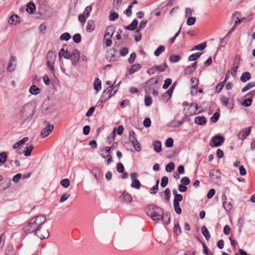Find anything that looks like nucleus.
<instances>
[{
    "instance_id": "1",
    "label": "nucleus",
    "mask_w": 255,
    "mask_h": 255,
    "mask_svg": "<svg viewBox=\"0 0 255 255\" xmlns=\"http://www.w3.org/2000/svg\"><path fill=\"white\" fill-rule=\"evenodd\" d=\"M46 217L43 215H39L32 218L28 222L27 225L23 227V231L27 234L38 233L41 226L46 222Z\"/></svg>"
},
{
    "instance_id": "2",
    "label": "nucleus",
    "mask_w": 255,
    "mask_h": 255,
    "mask_svg": "<svg viewBox=\"0 0 255 255\" xmlns=\"http://www.w3.org/2000/svg\"><path fill=\"white\" fill-rule=\"evenodd\" d=\"M34 113V108L31 104H27L23 106L20 112L21 124L29 122Z\"/></svg>"
},
{
    "instance_id": "3",
    "label": "nucleus",
    "mask_w": 255,
    "mask_h": 255,
    "mask_svg": "<svg viewBox=\"0 0 255 255\" xmlns=\"http://www.w3.org/2000/svg\"><path fill=\"white\" fill-rule=\"evenodd\" d=\"M163 210L162 208L157 206H152V209H149V210L147 212V215L151 217V218L154 221H159L162 214H163Z\"/></svg>"
},
{
    "instance_id": "4",
    "label": "nucleus",
    "mask_w": 255,
    "mask_h": 255,
    "mask_svg": "<svg viewBox=\"0 0 255 255\" xmlns=\"http://www.w3.org/2000/svg\"><path fill=\"white\" fill-rule=\"evenodd\" d=\"M157 78H152L145 83L144 89L146 92H149L155 88V85L158 83Z\"/></svg>"
},
{
    "instance_id": "5",
    "label": "nucleus",
    "mask_w": 255,
    "mask_h": 255,
    "mask_svg": "<svg viewBox=\"0 0 255 255\" xmlns=\"http://www.w3.org/2000/svg\"><path fill=\"white\" fill-rule=\"evenodd\" d=\"M43 124L46 126L41 131L40 135L42 138L46 137L49 135L54 128L53 125L50 124L46 121H44Z\"/></svg>"
},
{
    "instance_id": "6",
    "label": "nucleus",
    "mask_w": 255,
    "mask_h": 255,
    "mask_svg": "<svg viewBox=\"0 0 255 255\" xmlns=\"http://www.w3.org/2000/svg\"><path fill=\"white\" fill-rule=\"evenodd\" d=\"M113 89H112V87H109L105 89L101 97L100 101L102 103L106 102L108 99H110L113 96L115 95L113 94Z\"/></svg>"
},
{
    "instance_id": "7",
    "label": "nucleus",
    "mask_w": 255,
    "mask_h": 255,
    "mask_svg": "<svg viewBox=\"0 0 255 255\" xmlns=\"http://www.w3.org/2000/svg\"><path fill=\"white\" fill-rule=\"evenodd\" d=\"M224 137L220 135H216L212 137L211 146L218 147L221 145L224 142Z\"/></svg>"
},
{
    "instance_id": "8",
    "label": "nucleus",
    "mask_w": 255,
    "mask_h": 255,
    "mask_svg": "<svg viewBox=\"0 0 255 255\" xmlns=\"http://www.w3.org/2000/svg\"><path fill=\"white\" fill-rule=\"evenodd\" d=\"M41 226L40 229H39V233L40 234L35 233L34 235L37 236L41 240L47 238L50 236V233L47 229H46Z\"/></svg>"
},
{
    "instance_id": "9",
    "label": "nucleus",
    "mask_w": 255,
    "mask_h": 255,
    "mask_svg": "<svg viewBox=\"0 0 255 255\" xmlns=\"http://www.w3.org/2000/svg\"><path fill=\"white\" fill-rule=\"evenodd\" d=\"M72 57L71 59L72 64L76 66L80 60V52L78 49H74L72 51Z\"/></svg>"
},
{
    "instance_id": "10",
    "label": "nucleus",
    "mask_w": 255,
    "mask_h": 255,
    "mask_svg": "<svg viewBox=\"0 0 255 255\" xmlns=\"http://www.w3.org/2000/svg\"><path fill=\"white\" fill-rule=\"evenodd\" d=\"M210 176L214 182H217L221 177V173L219 170L212 169L210 172Z\"/></svg>"
},
{
    "instance_id": "11",
    "label": "nucleus",
    "mask_w": 255,
    "mask_h": 255,
    "mask_svg": "<svg viewBox=\"0 0 255 255\" xmlns=\"http://www.w3.org/2000/svg\"><path fill=\"white\" fill-rule=\"evenodd\" d=\"M222 199L223 200H227V196L225 194H223L222 195ZM223 205L225 210L227 212L230 211V210L232 209L233 207V204L231 202L224 201H223Z\"/></svg>"
},
{
    "instance_id": "12",
    "label": "nucleus",
    "mask_w": 255,
    "mask_h": 255,
    "mask_svg": "<svg viewBox=\"0 0 255 255\" xmlns=\"http://www.w3.org/2000/svg\"><path fill=\"white\" fill-rule=\"evenodd\" d=\"M92 172L97 180H99L103 176L102 170L98 167H93L92 169Z\"/></svg>"
},
{
    "instance_id": "13",
    "label": "nucleus",
    "mask_w": 255,
    "mask_h": 255,
    "mask_svg": "<svg viewBox=\"0 0 255 255\" xmlns=\"http://www.w3.org/2000/svg\"><path fill=\"white\" fill-rule=\"evenodd\" d=\"M197 62H194L191 65L187 66L185 69V74L190 75L193 73L197 68Z\"/></svg>"
},
{
    "instance_id": "14",
    "label": "nucleus",
    "mask_w": 255,
    "mask_h": 255,
    "mask_svg": "<svg viewBox=\"0 0 255 255\" xmlns=\"http://www.w3.org/2000/svg\"><path fill=\"white\" fill-rule=\"evenodd\" d=\"M251 127H249L246 130H243L238 133V137L241 139H244L249 135L251 130Z\"/></svg>"
},
{
    "instance_id": "15",
    "label": "nucleus",
    "mask_w": 255,
    "mask_h": 255,
    "mask_svg": "<svg viewBox=\"0 0 255 255\" xmlns=\"http://www.w3.org/2000/svg\"><path fill=\"white\" fill-rule=\"evenodd\" d=\"M194 122L196 124L203 126L207 123V119L205 117L198 116L195 117Z\"/></svg>"
},
{
    "instance_id": "16",
    "label": "nucleus",
    "mask_w": 255,
    "mask_h": 255,
    "mask_svg": "<svg viewBox=\"0 0 255 255\" xmlns=\"http://www.w3.org/2000/svg\"><path fill=\"white\" fill-rule=\"evenodd\" d=\"M160 220L162 221L164 224L166 225L168 224L170 221V215L169 212H167L165 213H164L163 212Z\"/></svg>"
},
{
    "instance_id": "17",
    "label": "nucleus",
    "mask_w": 255,
    "mask_h": 255,
    "mask_svg": "<svg viewBox=\"0 0 255 255\" xmlns=\"http://www.w3.org/2000/svg\"><path fill=\"white\" fill-rule=\"evenodd\" d=\"M190 81L192 83L191 88L195 90L194 95H195L197 93L198 86V80L196 78H192L190 79ZM191 94H193V91L191 92Z\"/></svg>"
},
{
    "instance_id": "18",
    "label": "nucleus",
    "mask_w": 255,
    "mask_h": 255,
    "mask_svg": "<svg viewBox=\"0 0 255 255\" xmlns=\"http://www.w3.org/2000/svg\"><path fill=\"white\" fill-rule=\"evenodd\" d=\"M138 20L136 19H134L132 22L128 25L125 26V29L130 31L135 30L138 25Z\"/></svg>"
},
{
    "instance_id": "19",
    "label": "nucleus",
    "mask_w": 255,
    "mask_h": 255,
    "mask_svg": "<svg viewBox=\"0 0 255 255\" xmlns=\"http://www.w3.org/2000/svg\"><path fill=\"white\" fill-rule=\"evenodd\" d=\"M95 28V22L92 20H89L87 21L86 30L87 31L91 32Z\"/></svg>"
},
{
    "instance_id": "20",
    "label": "nucleus",
    "mask_w": 255,
    "mask_h": 255,
    "mask_svg": "<svg viewBox=\"0 0 255 255\" xmlns=\"http://www.w3.org/2000/svg\"><path fill=\"white\" fill-rule=\"evenodd\" d=\"M152 145L153 146L154 150L156 152H160L162 150L161 147V143L160 141L156 140L154 141L152 143Z\"/></svg>"
},
{
    "instance_id": "21",
    "label": "nucleus",
    "mask_w": 255,
    "mask_h": 255,
    "mask_svg": "<svg viewBox=\"0 0 255 255\" xmlns=\"http://www.w3.org/2000/svg\"><path fill=\"white\" fill-rule=\"evenodd\" d=\"M115 30V28L113 26H110L107 27L105 33V37L110 36L112 37L114 33Z\"/></svg>"
},
{
    "instance_id": "22",
    "label": "nucleus",
    "mask_w": 255,
    "mask_h": 255,
    "mask_svg": "<svg viewBox=\"0 0 255 255\" xmlns=\"http://www.w3.org/2000/svg\"><path fill=\"white\" fill-rule=\"evenodd\" d=\"M141 68V65L139 64H135L132 65L131 67L128 69L130 74H132L137 72Z\"/></svg>"
},
{
    "instance_id": "23",
    "label": "nucleus",
    "mask_w": 255,
    "mask_h": 255,
    "mask_svg": "<svg viewBox=\"0 0 255 255\" xmlns=\"http://www.w3.org/2000/svg\"><path fill=\"white\" fill-rule=\"evenodd\" d=\"M251 78V75L249 72H245L242 74L240 80L243 82H246Z\"/></svg>"
},
{
    "instance_id": "24",
    "label": "nucleus",
    "mask_w": 255,
    "mask_h": 255,
    "mask_svg": "<svg viewBox=\"0 0 255 255\" xmlns=\"http://www.w3.org/2000/svg\"><path fill=\"white\" fill-rule=\"evenodd\" d=\"M35 8L36 7L33 2L30 1L27 5L26 11L29 13H32L35 10Z\"/></svg>"
},
{
    "instance_id": "25",
    "label": "nucleus",
    "mask_w": 255,
    "mask_h": 255,
    "mask_svg": "<svg viewBox=\"0 0 255 255\" xmlns=\"http://www.w3.org/2000/svg\"><path fill=\"white\" fill-rule=\"evenodd\" d=\"M18 16L16 14H13L10 16L8 19V23L10 24L15 25L18 21Z\"/></svg>"
},
{
    "instance_id": "26",
    "label": "nucleus",
    "mask_w": 255,
    "mask_h": 255,
    "mask_svg": "<svg viewBox=\"0 0 255 255\" xmlns=\"http://www.w3.org/2000/svg\"><path fill=\"white\" fill-rule=\"evenodd\" d=\"M56 54L52 51H49L47 53V61H50L52 62H54L56 58Z\"/></svg>"
},
{
    "instance_id": "27",
    "label": "nucleus",
    "mask_w": 255,
    "mask_h": 255,
    "mask_svg": "<svg viewBox=\"0 0 255 255\" xmlns=\"http://www.w3.org/2000/svg\"><path fill=\"white\" fill-rule=\"evenodd\" d=\"M201 231L206 240L208 241L210 238V234L205 226L202 227Z\"/></svg>"
},
{
    "instance_id": "28",
    "label": "nucleus",
    "mask_w": 255,
    "mask_h": 255,
    "mask_svg": "<svg viewBox=\"0 0 255 255\" xmlns=\"http://www.w3.org/2000/svg\"><path fill=\"white\" fill-rule=\"evenodd\" d=\"M28 139L29 138H28V137H25L23 138L22 139H21V140H20L19 141H18V142L15 143L13 145V149H16V148H18L20 145L23 144L25 142L27 141L28 140Z\"/></svg>"
},
{
    "instance_id": "29",
    "label": "nucleus",
    "mask_w": 255,
    "mask_h": 255,
    "mask_svg": "<svg viewBox=\"0 0 255 255\" xmlns=\"http://www.w3.org/2000/svg\"><path fill=\"white\" fill-rule=\"evenodd\" d=\"M94 89L99 91L101 89V81L99 78H96L94 83Z\"/></svg>"
},
{
    "instance_id": "30",
    "label": "nucleus",
    "mask_w": 255,
    "mask_h": 255,
    "mask_svg": "<svg viewBox=\"0 0 255 255\" xmlns=\"http://www.w3.org/2000/svg\"><path fill=\"white\" fill-rule=\"evenodd\" d=\"M29 91L31 94L37 95L40 92V89L35 85H32Z\"/></svg>"
},
{
    "instance_id": "31",
    "label": "nucleus",
    "mask_w": 255,
    "mask_h": 255,
    "mask_svg": "<svg viewBox=\"0 0 255 255\" xmlns=\"http://www.w3.org/2000/svg\"><path fill=\"white\" fill-rule=\"evenodd\" d=\"M255 87V81L250 82L247 84L242 90V92H245L249 89Z\"/></svg>"
},
{
    "instance_id": "32",
    "label": "nucleus",
    "mask_w": 255,
    "mask_h": 255,
    "mask_svg": "<svg viewBox=\"0 0 255 255\" xmlns=\"http://www.w3.org/2000/svg\"><path fill=\"white\" fill-rule=\"evenodd\" d=\"M34 148V145L30 144L26 147V150L24 151V154L25 156H29L31 155V151Z\"/></svg>"
},
{
    "instance_id": "33",
    "label": "nucleus",
    "mask_w": 255,
    "mask_h": 255,
    "mask_svg": "<svg viewBox=\"0 0 255 255\" xmlns=\"http://www.w3.org/2000/svg\"><path fill=\"white\" fill-rule=\"evenodd\" d=\"M165 48L163 45H160L154 51V54L156 56L160 55L161 52L165 51Z\"/></svg>"
},
{
    "instance_id": "34",
    "label": "nucleus",
    "mask_w": 255,
    "mask_h": 255,
    "mask_svg": "<svg viewBox=\"0 0 255 255\" xmlns=\"http://www.w3.org/2000/svg\"><path fill=\"white\" fill-rule=\"evenodd\" d=\"M201 54H202V53H199V52H197V53L192 54L189 57L188 60H189V61H195V60H197L198 58H199L201 56Z\"/></svg>"
},
{
    "instance_id": "35",
    "label": "nucleus",
    "mask_w": 255,
    "mask_h": 255,
    "mask_svg": "<svg viewBox=\"0 0 255 255\" xmlns=\"http://www.w3.org/2000/svg\"><path fill=\"white\" fill-rule=\"evenodd\" d=\"M206 42H204L195 46L192 50H203L206 48Z\"/></svg>"
},
{
    "instance_id": "36",
    "label": "nucleus",
    "mask_w": 255,
    "mask_h": 255,
    "mask_svg": "<svg viewBox=\"0 0 255 255\" xmlns=\"http://www.w3.org/2000/svg\"><path fill=\"white\" fill-rule=\"evenodd\" d=\"M147 22H148L147 20H142L140 22V23H139V25L138 26V28H137V30H136V33L138 32L142 29L144 28L146 26Z\"/></svg>"
},
{
    "instance_id": "37",
    "label": "nucleus",
    "mask_w": 255,
    "mask_h": 255,
    "mask_svg": "<svg viewBox=\"0 0 255 255\" xmlns=\"http://www.w3.org/2000/svg\"><path fill=\"white\" fill-rule=\"evenodd\" d=\"M155 67L156 68V71H159L162 72H164L165 71V69L167 67V65L166 64V63L165 62H164L163 63V64L160 65H156V66H155Z\"/></svg>"
},
{
    "instance_id": "38",
    "label": "nucleus",
    "mask_w": 255,
    "mask_h": 255,
    "mask_svg": "<svg viewBox=\"0 0 255 255\" xmlns=\"http://www.w3.org/2000/svg\"><path fill=\"white\" fill-rule=\"evenodd\" d=\"M175 168V165L173 162H170L168 164L166 165L165 167V169L167 172H172Z\"/></svg>"
},
{
    "instance_id": "39",
    "label": "nucleus",
    "mask_w": 255,
    "mask_h": 255,
    "mask_svg": "<svg viewBox=\"0 0 255 255\" xmlns=\"http://www.w3.org/2000/svg\"><path fill=\"white\" fill-rule=\"evenodd\" d=\"M180 60V56L179 55H171L169 57L171 62H177Z\"/></svg>"
},
{
    "instance_id": "40",
    "label": "nucleus",
    "mask_w": 255,
    "mask_h": 255,
    "mask_svg": "<svg viewBox=\"0 0 255 255\" xmlns=\"http://www.w3.org/2000/svg\"><path fill=\"white\" fill-rule=\"evenodd\" d=\"M252 102L253 99H252V98H249L244 100L242 104L246 107H248L252 105Z\"/></svg>"
},
{
    "instance_id": "41",
    "label": "nucleus",
    "mask_w": 255,
    "mask_h": 255,
    "mask_svg": "<svg viewBox=\"0 0 255 255\" xmlns=\"http://www.w3.org/2000/svg\"><path fill=\"white\" fill-rule=\"evenodd\" d=\"M129 138L130 141L132 142H134V141H136V138L135 135V133L134 131L131 130L129 133Z\"/></svg>"
},
{
    "instance_id": "42",
    "label": "nucleus",
    "mask_w": 255,
    "mask_h": 255,
    "mask_svg": "<svg viewBox=\"0 0 255 255\" xmlns=\"http://www.w3.org/2000/svg\"><path fill=\"white\" fill-rule=\"evenodd\" d=\"M123 197L124 200L127 203H130L132 201V197L131 195L128 193H123L122 195Z\"/></svg>"
},
{
    "instance_id": "43",
    "label": "nucleus",
    "mask_w": 255,
    "mask_h": 255,
    "mask_svg": "<svg viewBox=\"0 0 255 255\" xmlns=\"http://www.w3.org/2000/svg\"><path fill=\"white\" fill-rule=\"evenodd\" d=\"M145 105L147 107L150 106L152 104V100L151 97L149 95H146L144 97Z\"/></svg>"
},
{
    "instance_id": "44",
    "label": "nucleus",
    "mask_w": 255,
    "mask_h": 255,
    "mask_svg": "<svg viewBox=\"0 0 255 255\" xmlns=\"http://www.w3.org/2000/svg\"><path fill=\"white\" fill-rule=\"evenodd\" d=\"M7 159V155L5 152L0 153V163L3 164L5 162Z\"/></svg>"
},
{
    "instance_id": "45",
    "label": "nucleus",
    "mask_w": 255,
    "mask_h": 255,
    "mask_svg": "<svg viewBox=\"0 0 255 255\" xmlns=\"http://www.w3.org/2000/svg\"><path fill=\"white\" fill-rule=\"evenodd\" d=\"M70 37L71 35L69 33L65 32L61 35L60 37V39L61 40L68 41L70 39Z\"/></svg>"
},
{
    "instance_id": "46",
    "label": "nucleus",
    "mask_w": 255,
    "mask_h": 255,
    "mask_svg": "<svg viewBox=\"0 0 255 255\" xmlns=\"http://www.w3.org/2000/svg\"><path fill=\"white\" fill-rule=\"evenodd\" d=\"M60 184L64 188H67L70 186V180L68 178L64 179L61 181Z\"/></svg>"
},
{
    "instance_id": "47",
    "label": "nucleus",
    "mask_w": 255,
    "mask_h": 255,
    "mask_svg": "<svg viewBox=\"0 0 255 255\" xmlns=\"http://www.w3.org/2000/svg\"><path fill=\"white\" fill-rule=\"evenodd\" d=\"M164 198H165V199L166 200V202H168L170 200V196H171L170 190L169 188H166L165 190V191L164 192Z\"/></svg>"
},
{
    "instance_id": "48",
    "label": "nucleus",
    "mask_w": 255,
    "mask_h": 255,
    "mask_svg": "<svg viewBox=\"0 0 255 255\" xmlns=\"http://www.w3.org/2000/svg\"><path fill=\"white\" fill-rule=\"evenodd\" d=\"M131 187L137 189H139L140 187V183L139 181L138 180L132 181Z\"/></svg>"
},
{
    "instance_id": "49",
    "label": "nucleus",
    "mask_w": 255,
    "mask_h": 255,
    "mask_svg": "<svg viewBox=\"0 0 255 255\" xmlns=\"http://www.w3.org/2000/svg\"><path fill=\"white\" fill-rule=\"evenodd\" d=\"M173 206L174 208V210L175 212L177 214H181L182 213V210L181 208L180 207L179 203H173Z\"/></svg>"
},
{
    "instance_id": "50",
    "label": "nucleus",
    "mask_w": 255,
    "mask_h": 255,
    "mask_svg": "<svg viewBox=\"0 0 255 255\" xmlns=\"http://www.w3.org/2000/svg\"><path fill=\"white\" fill-rule=\"evenodd\" d=\"M111 137L110 136L108 137L107 138V142L109 144H111L112 143V140L111 138H112L113 140H114L115 136H116V128H115L113 130V131L112 132L111 134Z\"/></svg>"
},
{
    "instance_id": "51",
    "label": "nucleus",
    "mask_w": 255,
    "mask_h": 255,
    "mask_svg": "<svg viewBox=\"0 0 255 255\" xmlns=\"http://www.w3.org/2000/svg\"><path fill=\"white\" fill-rule=\"evenodd\" d=\"M196 20V18L195 17H191L190 16L188 17L187 20V24L189 26L192 25L194 24Z\"/></svg>"
},
{
    "instance_id": "52",
    "label": "nucleus",
    "mask_w": 255,
    "mask_h": 255,
    "mask_svg": "<svg viewBox=\"0 0 255 255\" xmlns=\"http://www.w3.org/2000/svg\"><path fill=\"white\" fill-rule=\"evenodd\" d=\"M119 17V14L116 12H112L109 15V20L114 21Z\"/></svg>"
},
{
    "instance_id": "53",
    "label": "nucleus",
    "mask_w": 255,
    "mask_h": 255,
    "mask_svg": "<svg viewBox=\"0 0 255 255\" xmlns=\"http://www.w3.org/2000/svg\"><path fill=\"white\" fill-rule=\"evenodd\" d=\"M168 183V178L167 176H163L161 178L160 185L162 187L164 188L167 186Z\"/></svg>"
},
{
    "instance_id": "54",
    "label": "nucleus",
    "mask_w": 255,
    "mask_h": 255,
    "mask_svg": "<svg viewBox=\"0 0 255 255\" xmlns=\"http://www.w3.org/2000/svg\"><path fill=\"white\" fill-rule=\"evenodd\" d=\"M132 145L134 149L137 151H139L141 150V145L140 143L136 140V141L132 142Z\"/></svg>"
},
{
    "instance_id": "55",
    "label": "nucleus",
    "mask_w": 255,
    "mask_h": 255,
    "mask_svg": "<svg viewBox=\"0 0 255 255\" xmlns=\"http://www.w3.org/2000/svg\"><path fill=\"white\" fill-rule=\"evenodd\" d=\"M165 144L167 147H171L173 145V139L171 137L168 138L165 141Z\"/></svg>"
},
{
    "instance_id": "56",
    "label": "nucleus",
    "mask_w": 255,
    "mask_h": 255,
    "mask_svg": "<svg viewBox=\"0 0 255 255\" xmlns=\"http://www.w3.org/2000/svg\"><path fill=\"white\" fill-rule=\"evenodd\" d=\"M172 83V80L170 78H167L164 81V83L162 86V88L164 89H167Z\"/></svg>"
},
{
    "instance_id": "57",
    "label": "nucleus",
    "mask_w": 255,
    "mask_h": 255,
    "mask_svg": "<svg viewBox=\"0 0 255 255\" xmlns=\"http://www.w3.org/2000/svg\"><path fill=\"white\" fill-rule=\"evenodd\" d=\"M73 41L76 43H79L81 41V35L79 33H76L74 35L73 37Z\"/></svg>"
},
{
    "instance_id": "58",
    "label": "nucleus",
    "mask_w": 255,
    "mask_h": 255,
    "mask_svg": "<svg viewBox=\"0 0 255 255\" xmlns=\"http://www.w3.org/2000/svg\"><path fill=\"white\" fill-rule=\"evenodd\" d=\"M221 102L222 104L225 106V107H227L229 103V99L225 97V96H222L220 98Z\"/></svg>"
},
{
    "instance_id": "59",
    "label": "nucleus",
    "mask_w": 255,
    "mask_h": 255,
    "mask_svg": "<svg viewBox=\"0 0 255 255\" xmlns=\"http://www.w3.org/2000/svg\"><path fill=\"white\" fill-rule=\"evenodd\" d=\"M219 117H220V114L217 112H216L213 114V115L212 116V117L211 118V120L212 122L216 123L218 121Z\"/></svg>"
},
{
    "instance_id": "60",
    "label": "nucleus",
    "mask_w": 255,
    "mask_h": 255,
    "mask_svg": "<svg viewBox=\"0 0 255 255\" xmlns=\"http://www.w3.org/2000/svg\"><path fill=\"white\" fill-rule=\"evenodd\" d=\"M151 120L149 118H146L144 119L143 125L145 128H148L151 126Z\"/></svg>"
},
{
    "instance_id": "61",
    "label": "nucleus",
    "mask_w": 255,
    "mask_h": 255,
    "mask_svg": "<svg viewBox=\"0 0 255 255\" xmlns=\"http://www.w3.org/2000/svg\"><path fill=\"white\" fill-rule=\"evenodd\" d=\"M181 182L183 184L182 185L186 186L190 184V180L188 177H183L181 179Z\"/></svg>"
},
{
    "instance_id": "62",
    "label": "nucleus",
    "mask_w": 255,
    "mask_h": 255,
    "mask_svg": "<svg viewBox=\"0 0 255 255\" xmlns=\"http://www.w3.org/2000/svg\"><path fill=\"white\" fill-rule=\"evenodd\" d=\"M173 232L177 235L181 233V229L178 223L175 224L174 227L173 228Z\"/></svg>"
},
{
    "instance_id": "63",
    "label": "nucleus",
    "mask_w": 255,
    "mask_h": 255,
    "mask_svg": "<svg viewBox=\"0 0 255 255\" xmlns=\"http://www.w3.org/2000/svg\"><path fill=\"white\" fill-rule=\"evenodd\" d=\"M53 63L54 62H52L50 61H47L46 65L49 68V69H50L51 72L53 74H54V72H55V68H54V67L52 65V63Z\"/></svg>"
},
{
    "instance_id": "64",
    "label": "nucleus",
    "mask_w": 255,
    "mask_h": 255,
    "mask_svg": "<svg viewBox=\"0 0 255 255\" xmlns=\"http://www.w3.org/2000/svg\"><path fill=\"white\" fill-rule=\"evenodd\" d=\"M117 171L120 173L123 172L125 169L123 164L121 162L118 163L117 164Z\"/></svg>"
}]
</instances>
